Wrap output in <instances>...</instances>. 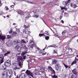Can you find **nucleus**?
I'll return each instance as SVG.
<instances>
[{
    "label": "nucleus",
    "mask_w": 78,
    "mask_h": 78,
    "mask_svg": "<svg viewBox=\"0 0 78 78\" xmlns=\"http://www.w3.org/2000/svg\"><path fill=\"white\" fill-rule=\"evenodd\" d=\"M20 44V41L19 40H17L16 41L13 42L12 45L13 47H15V49L17 50L18 51H19L18 50H19V48H20V46L17 45H19Z\"/></svg>",
    "instance_id": "f257e3e1"
},
{
    "label": "nucleus",
    "mask_w": 78,
    "mask_h": 78,
    "mask_svg": "<svg viewBox=\"0 0 78 78\" xmlns=\"http://www.w3.org/2000/svg\"><path fill=\"white\" fill-rule=\"evenodd\" d=\"M6 77L7 78H11L13 75V73L11 69L8 70L6 72Z\"/></svg>",
    "instance_id": "f03ea898"
},
{
    "label": "nucleus",
    "mask_w": 78,
    "mask_h": 78,
    "mask_svg": "<svg viewBox=\"0 0 78 78\" xmlns=\"http://www.w3.org/2000/svg\"><path fill=\"white\" fill-rule=\"evenodd\" d=\"M17 60L18 64L19 66L20 67H22V62H21V61H22V60H23V58H22V57L21 56H18L17 57Z\"/></svg>",
    "instance_id": "7ed1b4c3"
},
{
    "label": "nucleus",
    "mask_w": 78,
    "mask_h": 78,
    "mask_svg": "<svg viewBox=\"0 0 78 78\" xmlns=\"http://www.w3.org/2000/svg\"><path fill=\"white\" fill-rule=\"evenodd\" d=\"M27 74V75H30L32 78H34V77L33 76L34 75V74H33V73H31V71H30V70H27L25 72Z\"/></svg>",
    "instance_id": "20e7f679"
},
{
    "label": "nucleus",
    "mask_w": 78,
    "mask_h": 78,
    "mask_svg": "<svg viewBox=\"0 0 78 78\" xmlns=\"http://www.w3.org/2000/svg\"><path fill=\"white\" fill-rule=\"evenodd\" d=\"M48 70L49 72V71H51L53 73L54 75H55L56 74V72H55V71L52 69V68L51 66H49L48 67Z\"/></svg>",
    "instance_id": "39448f33"
},
{
    "label": "nucleus",
    "mask_w": 78,
    "mask_h": 78,
    "mask_svg": "<svg viewBox=\"0 0 78 78\" xmlns=\"http://www.w3.org/2000/svg\"><path fill=\"white\" fill-rule=\"evenodd\" d=\"M5 65L6 67H9L11 66V61L9 60H8L5 61Z\"/></svg>",
    "instance_id": "423d86ee"
},
{
    "label": "nucleus",
    "mask_w": 78,
    "mask_h": 78,
    "mask_svg": "<svg viewBox=\"0 0 78 78\" xmlns=\"http://www.w3.org/2000/svg\"><path fill=\"white\" fill-rule=\"evenodd\" d=\"M23 49L24 50V51L25 52H23L22 53L21 55L22 56H23L25 54H26V53H27V51L28 50V49L27 48L26 46V45H25L23 48Z\"/></svg>",
    "instance_id": "0eeeda50"
},
{
    "label": "nucleus",
    "mask_w": 78,
    "mask_h": 78,
    "mask_svg": "<svg viewBox=\"0 0 78 78\" xmlns=\"http://www.w3.org/2000/svg\"><path fill=\"white\" fill-rule=\"evenodd\" d=\"M4 56L3 54L0 55V64L2 63V62H4Z\"/></svg>",
    "instance_id": "6e6552de"
},
{
    "label": "nucleus",
    "mask_w": 78,
    "mask_h": 78,
    "mask_svg": "<svg viewBox=\"0 0 78 78\" xmlns=\"http://www.w3.org/2000/svg\"><path fill=\"white\" fill-rule=\"evenodd\" d=\"M29 44L30 45H31L30 46V48H33V47H34V42L32 40L30 41V42H29Z\"/></svg>",
    "instance_id": "1a4fd4ad"
},
{
    "label": "nucleus",
    "mask_w": 78,
    "mask_h": 78,
    "mask_svg": "<svg viewBox=\"0 0 78 78\" xmlns=\"http://www.w3.org/2000/svg\"><path fill=\"white\" fill-rule=\"evenodd\" d=\"M60 67H61V66H60V65L58 63L55 66V68L57 71L59 70Z\"/></svg>",
    "instance_id": "9d476101"
},
{
    "label": "nucleus",
    "mask_w": 78,
    "mask_h": 78,
    "mask_svg": "<svg viewBox=\"0 0 78 78\" xmlns=\"http://www.w3.org/2000/svg\"><path fill=\"white\" fill-rule=\"evenodd\" d=\"M0 39L2 40V41H5V40L6 39V36L0 35Z\"/></svg>",
    "instance_id": "9b49d317"
},
{
    "label": "nucleus",
    "mask_w": 78,
    "mask_h": 78,
    "mask_svg": "<svg viewBox=\"0 0 78 78\" xmlns=\"http://www.w3.org/2000/svg\"><path fill=\"white\" fill-rule=\"evenodd\" d=\"M6 66L5 65H0V69L1 70H6Z\"/></svg>",
    "instance_id": "f8f14e48"
},
{
    "label": "nucleus",
    "mask_w": 78,
    "mask_h": 78,
    "mask_svg": "<svg viewBox=\"0 0 78 78\" xmlns=\"http://www.w3.org/2000/svg\"><path fill=\"white\" fill-rule=\"evenodd\" d=\"M70 1H71V0H68V1H66L63 2V4L64 5H67L68 3H70Z\"/></svg>",
    "instance_id": "ddd939ff"
},
{
    "label": "nucleus",
    "mask_w": 78,
    "mask_h": 78,
    "mask_svg": "<svg viewBox=\"0 0 78 78\" xmlns=\"http://www.w3.org/2000/svg\"><path fill=\"white\" fill-rule=\"evenodd\" d=\"M70 6L71 7H73V8H76V7H78V6L74 4H72V3H71Z\"/></svg>",
    "instance_id": "4468645a"
},
{
    "label": "nucleus",
    "mask_w": 78,
    "mask_h": 78,
    "mask_svg": "<svg viewBox=\"0 0 78 78\" xmlns=\"http://www.w3.org/2000/svg\"><path fill=\"white\" fill-rule=\"evenodd\" d=\"M73 72L74 74H75V75H76V74L78 73L77 72V70H76V69H75L73 70Z\"/></svg>",
    "instance_id": "2eb2a0df"
},
{
    "label": "nucleus",
    "mask_w": 78,
    "mask_h": 78,
    "mask_svg": "<svg viewBox=\"0 0 78 78\" xmlns=\"http://www.w3.org/2000/svg\"><path fill=\"white\" fill-rule=\"evenodd\" d=\"M57 60L56 59H54L52 62V64H56Z\"/></svg>",
    "instance_id": "dca6fc26"
},
{
    "label": "nucleus",
    "mask_w": 78,
    "mask_h": 78,
    "mask_svg": "<svg viewBox=\"0 0 78 78\" xmlns=\"http://www.w3.org/2000/svg\"><path fill=\"white\" fill-rule=\"evenodd\" d=\"M18 11L19 12H18V14H19L20 15H24V13H23V12H22V11H21V10H18Z\"/></svg>",
    "instance_id": "f3484780"
},
{
    "label": "nucleus",
    "mask_w": 78,
    "mask_h": 78,
    "mask_svg": "<svg viewBox=\"0 0 78 78\" xmlns=\"http://www.w3.org/2000/svg\"><path fill=\"white\" fill-rule=\"evenodd\" d=\"M39 36H40V37H42V36H44V37H46V35H45L44 34H39Z\"/></svg>",
    "instance_id": "a211bd4d"
},
{
    "label": "nucleus",
    "mask_w": 78,
    "mask_h": 78,
    "mask_svg": "<svg viewBox=\"0 0 78 78\" xmlns=\"http://www.w3.org/2000/svg\"><path fill=\"white\" fill-rule=\"evenodd\" d=\"M66 7L65 6L64 7H62L61 8V10H63V9H66V10H67L68 9V8H66Z\"/></svg>",
    "instance_id": "6ab92c4d"
},
{
    "label": "nucleus",
    "mask_w": 78,
    "mask_h": 78,
    "mask_svg": "<svg viewBox=\"0 0 78 78\" xmlns=\"http://www.w3.org/2000/svg\"><path fill=\"white\" fill-rule=\"evenodd\" d=\"M11 51H7L6 53H5L4 54V56H7L8 55H9Z\"/></svg>",
    "instance_id": "aec40b11"
},
{
    "label": "nucleus",
    "mask_w": 78,
    "mask_h": 78,
    "mask_svg": "<svg viewBox=\"0 0 78 78\" xmlns=\"http://www.w3.org/2000/svg\"><path fill=\"white\" fill-rule=\"evenodd\" d=\"M24 27L25 29H27V28H30V26L28 25L27 26L26 25H24Z\"/></svg>",
    "instance_id": "412c9836"
},
{
    "label": "nucleus",
    "mask_w": 78,
    "mask_h": 78,
    "mask_svg": "<svg viewBox=\"0 0 78 78\" xmlns=\"http://www.w3.org/2000/svg\"><path fill=\"white\" fill-rule=\"evenodd\" d=\"M76 62H76V60H74V61H73L72 63L71 64V66H72L73 65V64H76Z\"/></svg>",
    "instance_id": "4be33fe9"
},
{
    "label": "nucleus",
    "mask_w": 78,
    "mask_h": 78,
    "mask_svg": "<svg viewBox=\"0 0 78 78\" xmlns=\"http://www.w3.org/2000/svg\"><path fill=\"white\" fill-rule=\"evenodd\" d=\"M31 17V16H30V14H29L27 15V16L25 18L26 19H28L29 17Z\"/></svg>",
    "instance_id": "5701e85b"
},
{
    "label": "nucleus",
    "mask_w": 78,
    "mask_h": 78,
    "mask_svg": "<svg viewBox=\"0 0 78 78\" xmlns=\"http://www.w3.org/2000/svg\"><path fill=\"white\" fill-rule=\"evenodd\" d=\"M52 78H58V76H56V75H55V74H54V75L51 76Z\"/></svg>",
    "instance_id": "b1692460"
},
{
    "label": "nucleus",
    "mask_w": 78,
    "mask_h": 78,
    "mask_svg": "<svg viewBox=\"0 0 78 78\" xmlns=\"http://www.w3.org/2000/svg\"><path fill=\"white\" fill-rule=\"evenodd\" d=\"M44 34H46V35H48V36H50V34L48 33V31H45V32H44Z\"/></svg>",
    "instance_id": "393cba45"
},
{
    "label": "nucleus",
    "mask_w": 78,
    "mask_h": 78,
    "mask_svg": "<svg viewBox=\"0 0 78 78\" xmlns=\"http://www.w3.org/2000/svg\"><path fill=\"white\" fill-rule=\"evenodd\" d=\"M17 34V32L16 31H13V33H12V36H15Z\"/></svg>",
    "instance_id": "a878e982"
},
{
    "label": "nucleus",
    "mask_w": 78,
    "mask_h": 78,
    "mask_svg": "<svg viewBox=\"0 0 78 78\" xmlns=\"http://www.w3.org/2000/svg\"><path fill=\"white\" fill-rule=\"evenodd\" d=\"M30 33H31L30 31L27 30L26 31L25 34H27L28 35V34H30Z\"/></svg>",
    "instance_id": "bb28decb"
},
{
    "label": "nucleus",
    "mask_w": 78,
    "mask_h": 78,
    "mask_svg": "<svg viewBox=\"0 0 78 78\" xmlns=\"http://www.w3.org/2000/svg\"><path fill=\"white\" fill-rule=\"evenodd\" d=\"M49 36H47L46 37H45V39L46 40V41H48V40L49 39Z\"/></svg>",
    "instance_id": "cd10ccee"
},
{
    "label": "nucleus",
    "mask_w": 78,
    "mask_h": 78,
    "mask_svg": "<svg viewBox=\"0 0 78 78\" xmlns=\"http://www.w3.org/2000/svg\"><path fill=\"white\" fill-rule=\"evenodd\" d=\"M70 78H76V76L73 74L71 76Z\"/></svg>",
    "instance_id": "c85d7f7f"
},
{
    "label": "nucleus",
    "mask_w": 78,
    "mask_h": 78,
    "mask_svg": "<svg viewBox=\"0 0 78 78\" xmlns=\"http://www.w3.org/2000/svg\"><path fill=\"white\" fill-rule=\"evenodd\" d=\"M66 33V30H64L62 32V34H65Z\"/></svg>",
    "instance_id": "c756f323"
},
{
    "label": "nucleus",
    "mask_w": 78,
    "mask_h": 78,
    "mask_svg": "<svg viewBox=\"0 0 78 78\" xmlns=\"http://www.w3.org/2000/svg\"><path fill=\"white\" fill-rule=\"evenodd\" d=\"M33 17H36V18H37L38 17H39V15H34L33 16Z\"/></svg>",
    "instance_id": "7c9ffc66"
},
{
    "label": "nucleus",
    "mask_w": 78,
    "mask_h": 78,
    "mask_svg": "<svg viewBox=\"0 0 78 78\" xmlns=\"http://www.w3.org/2000/svg\"><path fill=\"white\" fill-rule=\"evenodd\" d=\"M22 41V42H23L24 44H26V43H27V42H26L25 41V40H23Z\"/></svg>",
    "instance_id": "2f4dec72"
},
{
    "label": "nucleus",
    "mask_w": 78,
    "mask_h": 78,
    "mask_svg": "<svg viewBox=\"0 0 78 78\" xmlns=\"http://www.w3.org/2000/svg\"><path fill=\"white\" fill-rule=\"evenodd\" d=\"M64 66L65 68H68V67H69V66H67V65H66L65 64H64Z\"/></svg>",
    "instance_id": "473e14b6"
},
{
    "label": "nucleus",
    "mask_w": 78,
    "mask_h": 78,
    "mask_svg": "<svg viewBox=\"0 0 78 78\" xmlns=\"http://www.w3.org/2000/svg\"><path fill=\"white\" fill-rule=\"evenodd\" d=\"M54 53H56V54H58V53L57 52V51H55V50H53Z\"/></svg>",
    "instance_id": "72a5a7b5"
},
{
    "label": "nucleus",
    "mask_w": 78,
    "mask_h": 78,
    "mask_svg": "<svg viewBox=\"0 0 78 78\" xmlns=\"http://www.w3.org/2000/svg\"><path fill=\"white\" fill-rule=\"evenodd\" d=\"M16 31H17V32H18V33H20V29H17Z\"/></svg>",
    "instance_id": "f704fd0d"
},
{
    "label": "nucleus",
    "mask_w": 78,
    "mask_h": 78,
    "mask_svg": "<svg viewBox=\"0 0 78 78\" xmlns=\"http://www.w3.org/2000/svg\"><path fill=\"white\" fill-rule=\"evenodd\" d=\"M7 37H7V39H10V38H11V36H9V35H7Z\"/></svg>",
    "instance_id": "c9c22d12"
},
{
    "label": "nucleus",
    "mask_w": 78,
    "mask_h": 78,
    "mask_svg": "<svg viewBox=\"0 0 78 78\" xmlns=\"http://www.w3.org/2000/svg\"><path fill=\"white\" fill-rule=\"evenodd\" d=\"M5 8L6 9V11H8L9 8L7 6H5Z\"/></svg>",
    "instance_id": "e433bc0d"
},
{
    "label": "nucleus",
    "mask_w": 78,
    "mask_h": 78,
    "mask_svg": "<svg viewBox=\"0 0 78 78\" xmlns=\"http://www.w3.org/2000/svg\"><path fill=\"white\" fill-rule=\"evenodd\" d=\"M23 33H25V34H26L27 31H26V30H25L24 29L23 30Z\"/></svg>",
    "instance_id": "4c0bfd02"
},
{
    "label": "nucleus",
    "mask_w": 78,
    "mask_h": 78,
    "mask_svg": "<svg viewBox=\"0 0 78 78\" xmlns=\"http://www.w3.org/2000/svg\"><path fill=\"white\" fill-rule=\"evenodd\" d=\"M55 37H57L59 38V35L56 34H55Z\"/></svg>",
    "instance_id": "58836bf2"
},
{
    "label": "nucleus",
    "mask_w": 78,
    "mask_h": 78,
    "mask_svg": "<svg viewBox=\"0 0 78 78\" xmlns=\"http://www.w3.org/2000/svg\"><path fill=\"white\" fill-rule=\"evenodd\" d=\"M33 12H34V14L36 12V10H34L33 11Z\"/></svg>",
    "instance_id": "ea45409f"
},
{
    "label": "nucleus",
    "mask_w": 78,
    "mask_h": 78,
    "mask_svg": "<svg viewBox=\"0 0 78 78\" xmlns=\"http://www.w3.org/2000/svg\"><path fill=\"white\" fill-rule=\"evenodd\" d=\"M5 72L4 71L3 72V73L2 74V76H5Z\"/></svg>",
    "instance_id": "a19ab883"
},
{
    "label": "nucleus",
    "mask_w": 78,
    "mask_h": 78,
    "mask_svg": "<svg viewBox=\"0 0 78 78\" xmlns=\"http://www.w3.org/2000/svg\"><path fill=\"white\" fill-rule=\"evenodd\" d=\"M41 4H42V5H44V4H45V2H42L41 3Z\"/></svg>",
    "instance_id": "79ce46f5"
},
{
    "label": "nucleus",
    "mask_w": 78,
    "mask_h": 78,
    "mask_svg": "<svg viewBox=\"0 0 78 78\" xmlns=\"http://www.w3.org/2000/svg\"><path fill=\"white\" fill-rule=\"evenodd\" d=\"M23 58L24 59H25L26 58V56L24 55V56L23 57Z\"/></svg>",
    "instance_id": "37998d69"
},
{
    "label": "nucleus",
    "mask_w": 78,
    "mask_h": 78,
    "mask_svg": "<svg viewBox=\"0 0 78 78\" xmlns=\"http://www.w3.org/2000/svg\"><path fill=\"white\" fill-rule=\"evenodd\" d=\"M61 23H64V21H63V20H62L61 21Z\"/></svg>",
    "instance_id": "c03bdc74"
},
{
    "label": "nucleus",
    "mask_w": 78,
    "mask_h": 78,
    "mask_svg": "<svg viewBox=\"0 0 78 78\" xmlns=\"http://www.w3.org/2000/svg\"><path fill=\"white\" fill-rule=\"evenodd\" d=\"M47 54V52H45L44 53H43L42 54V55H45Z\"/></svg>",
    "instance_id": "a18cd8bd"
},
{
    "label": "nucleus",
    "mask_w": 78,
    "mask_h": 78,
    "mask_svg": "<svg viewBox=\"0 0 78 78\" xmlns=\"http://www.w3.org/2000/svg\"><path fill=\"white\" fill-rule=\"evenodd\" d=\"M9 34H11V33H12V30H10L9 32Z\"/></svg>",
    "instance_id": "49530a36"
},
{
    "label": "nucleus",
    "mask_w": 78,
    "mask_h": 78,
    "mask_svg": "<svg viewBox=\"0 0 78 78\" xmlns=\"http://www.w3.org/2000/svg\"><path fill=\"white\" fill-rule=\"evenodd\" d=\"M10 7L11 8H14V5H12L11 6H10Z\"/></svg>",
    "instance_id": "de8ad7c7"
},
{
    "label": "nucleus",
    "mask_w": 78,
    "mask_h": 78,
    "mask_svg": "<svg viewBox=\"0 0 78 78\" xmlns=\"http://www.w3.org/2000/svg\"><path fill=\"white\" fill-rule=\"evenodd\" d=\"M62 16H60V20H61V19H62Z\"/></svg>",
    "instance_id": "09e8293b"
},
{
    "label": "nucleus",
    "mask_w": 78,
    "mask_h": 78,
    "mask_svg": "<svg viewBox=\"0 0 78 78\" xmlns=\"http://www.w3.org/2000/svg\"><path fill=\"white\" fill-rule=\"evenodd\" d=\"M52 3H53V2H50L49 4L51 5V4H52Z\"/></svg>",
    "instance_id": "8fccbe9b"
},
{
    "label": "nucleus",
    "mask_w": 78,
    "mask_h": 78,
    "mask_svg": "<svg viewBox=\"0 0 78 78\" xmlns=\"http://www.w3.org/2000/svg\"><path fill=\"white\" fill-rule=\"evenodd\" d=\"M28 3H30V4H33V3L31 2H28Z\"/></svg>",
    "instance_id": "3c124183"
},
{
    "label": "nucleus",
    "mask_w": 78,
    "mask_h": 78,
    "mask_svg": "<svg viewBox=\"0 0 78 78\" xmlns=\"http://www.w3.org/2000/svg\"><path fill=\"white\" fill-rule=\"evenodd\" d=\"M25 69H22L21 70V72H25Z\"/></svg>",
    "instance_id": "603ef678"
},
{
    "label": "nucleus",
    "mask_w": 78,
    "mask_h": 78,
    "mask_svg": "<svg viewBox=\"0 0 78 78\" xmlns=\"http://www.w3.org/2000/svg\"><path fill=\"white\" fill-rule=\"evenodd\" d=\"M14 74L15 76H16V72L15 71H14Z\"/></svg>",
    "instance_id": "864d4df0"
},
{
    "label": "nucleus",
    "mask_w": 78,
    "mask_h": 78,
    "mask_svg": "<svg viewBox=\"0 0 78 78\" xmlns=\"http://www.w3.org/2000/svg\"><path fill=\"white\" fill-rule=\"evenodd\" d=\"M40 78H44V77L42 76H40Z\"/></svg>",
    "instance_id": "5fc2aeb1"
},
{
    "label": "nucleus",
    "mask_w": 78,
    "mask_h": 78,
    "mask_svg": "<svg viewBox=\"0 0 78 78\" xmlns=\"http://www.w3.org/2000/svg\"><path fill=\"white\" fill-rule=\"evenodd\" d=\"M2 5V2H1V1H0V6Z\"/></svg>",
    "instance_id": "6e6d98bb"
},
{
    "label": "nucleus",
    "mask_w": 78,
    "mask_h": 78,
    "mask_svg": "<svg viewBox=\"0 0 78 78\" xmlns=\"http://www.w3.org/2000/svg\"><path fill=\"white\" fill-rule=\"evenodd\" d=\"M52 32L54 33V34H55V32H54V31H53V30H52Z\"/></svg>",
    "instance_id": "4d7b16f0"
},
{
    "label": "nucleus",
    "mask_w": 78,
    "mask_h": 78,
    "mask_svg": "<svg viewBox=\"0 0 78 78\" xmlns=\"http://www.w3.org/2000/svg\"><path fill=\"white\" fill-rule=\"evenodd\" d=\"M6 17H9V15H7V16H6Z\"/></svg>",
    "instance_id": "13d9d810"
},
{
    "label": "nucleus",
    "mask_w": 78,
    "mask_h": 78,
    "mask_svg": "<svg viewBox=\"0 0 78 78\" xmlns=\"http://www.w3.org/2000/svg\"><path fill=\"white\" fill-rule=\"evenodd\" d=\"M76 59H77V58H76V57H75V59L74 60L76 61Z\"/></svg>",
    "instance_id": "bf43d9fd"
},
{
    "label": "nucleus",
    "mask_w": 78,
    "mask_h": 78,
    "mask_svg": "<svg viewBox=\"0 0 78 78\" xmlns=\"http://www.w3.org/2000/svg\"><path fill=\"white\" fill-rule=\"evenodd\" d=\"M37 50H39V48L38 47H37Z\"/></svg>",
    "instance_id": "052dcab7"
},
{
    "label": "nucleus",
    "mask_w": 78,
    "mask_h": 78,
    "mask_svg": "<svg viewBox=\"0 0 78 78\" xmlns=\"http://www.w3.org/2000/svg\"><path fill=\"white\" fill-rule=\"evenodd\" d=\"M13 4H14V5H16V3H13Z\"/></svg>",
    "instance_id": "680f3d73"
},
{
    "label": "nucleus",
    "mask_w": 78,
    "mask_h": 78,
    "mask_svg": "<svg viewBox=\"0 0 78 78\" xmlns=\"http://www.w3.org/2000/svg\"><path fill=\"white\" fill-rule=\"evenodd\" d=\"M13 25H16V23H13Z\"/></svg>",
    "instance_id": "e2e57ef3"
},
{
    "label": "nucleus",
    "mask_w": 78,
    "mask_h": 78,
    "mask_svg": "<svg viewBox=\"0 0 78 78\" xmlns=\"http://www.w3.org/2000/svg\"><path fill=\"white\" fill-rule=\"evenodd\" d=\"M4 18V19H5V18H6V17L5 16H3Z\"/></svg>",
    "instance_id": "0e129e2a"
},
{
    "label": "nucleus",
    "mask_w": 78,
    "mask_h": 78,
    "mask_svg": "<svg viewBox=\"0 0 78 78\" xmlns=\"http://www.w3.org/2000/svg\"><path fill=\"white\" fill-rule=\"evenodd\" d=\"M76 57H77V58H78V54L76 55Z\"/></svg>",
    "instance_id": "69168bd1"
},
{
    "label": "nucleus",
    "mask_w": 78,
    "mask_h": 78,
    "mask_svg": "<svg viewBox=\"0 0 78 78\" xmlns=\"http://www.w3.org/2000/svg\"><path fill=\"white\" fill-rule=\"evenodd\" d=\"M76 60H77V61H78V58L76 59Z\"/></svg>",
    "instance_id": "338daca9"
},
{
    "label": "nucleus",
    "mask_w": 78,
    "mask_h": 78,
    "mask_svg": "<svg viewBox=\"0 0 78 78\" xmlns=\"http://www.w3.org/2000/svg\"><path fill=\"white\" fill-rule=\"evenodd\" d=\"M55 31H56V33H58L56 30H55Z\"/></svg>",
    "instance_id": "774afa93"
}]
</instances>
